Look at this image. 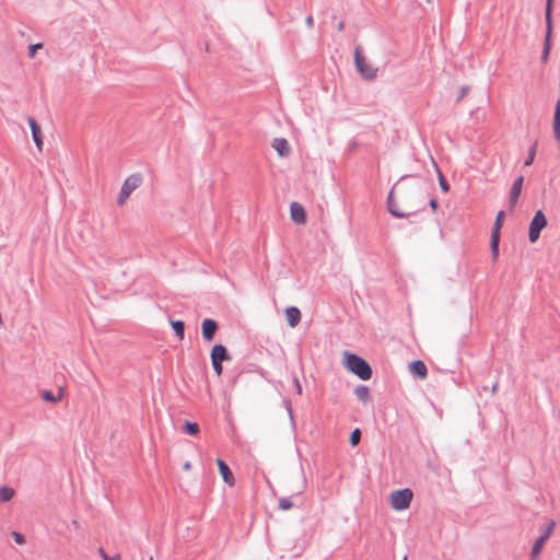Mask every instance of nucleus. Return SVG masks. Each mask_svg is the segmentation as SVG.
I'll return each mask as SVG.
<instances>
[{"label":"nucleus","mask_w":560,"mask_h":560,"mask_svg":"<svg viewBox=\"0 0 560 560\" xmlns=\"http://www.w3.org/2000/svg\"><path fill=\"white\" fill-rule=\"evenodd\" d=\"M354 65L357 71L363 79L371 81L377 77L378 69L368 63L360 46L354 49Z\"/></svg>","instance_id":"f03ea898"},{"label":"nucleus","mask_w":560,"mask_h":560,"mask_svg":"<svg viewBox=\"0 0 560 560\" xmlns=\"http://www.w3.org/2000/svg\"><path fill=\"white\" fill-rule=\"evenodd\" d=\"M413 493L409 488L398 489L390 494V505L396 511H404L409 508Z\"/></svg>","instance_id":"7ed1b4c3"},{"label":"nucleus","mask_w":560,"mask_h":560,"mask_svg":"<svg viewBox=\"0 0 560 560\" xmlns=\"http://www.w3.org/2000/svg\"><path fill=\"white\" fill-rule=\"evenodd\" d=\"M357 398L362 402H368L371 399L370 389L366 385H358L354 389Z\"/></svg>","instance_id":"a211bd4d"},{"label":"nucleus","mask_w":560,"mask_h":560,"mask_svg":"<svg viewBox=\"0 0 560 560\" xmlns=\"http://www.w3.org/2000/svg\"><path fill=\"white\" fill-rule=\"evenodd\" d=\"M402 560H407V556H405Z\"/></svg>","instance_id":"a18cd8bd"},{"label":"nucleus","mask_w":560,"mask_h":560,"mask_svg":"<svg viewBox=\"0 0 560 560\" xmlns=\"http://www.w3.org/2000/svg\"><path fill=\"white\" fill-rule=\"evenodd\" d=\"M337 28H338V31H342L345 28V23L343 22L338 23Z\"/></svg>","instance_id":"a19ab883"},{"label":"nucleus","mask_w":560,"mask_h":560,"mask_svg":"<svg viewBox=\"0 0 560 560\" xmlns=\"http://www.w3.org/2000/svg\"><path fill=\"white\" fill-rule=\"evenodd\" d=\"M183 432L195 436L200 432L199 424L197 422L186 420L183 425Z\"/></svg>","instance_id":"aec40b11"},{"label":"nucleus","mask_w":560,"mask_h":560,"mask_svg":"<svg viewBox=\"0 0 560 560\" xmlns=\"http://www.w3.org/2000/svg\"><path fill=\"white\" fill-rule=\"evenodd\" d=\"M27 122L31 128L33 141H34L37 150L42 151L43 145H44L42 128H40L39 124L36 121V119L31 116L27 117Z\"/></svg>","instance_id":"0eeeda50"},{"label":"nucleus","mask_w":560,"mask_h":560,"mask_svg":"<svg viewBox=\"0 0 560 560\" xmlns=\"http://www.w3.org/2000/svg\"><path fill=\"white\" fill-rule=\"evenodd\" d=\"M438 205H439V203H438V200H436L435 198L430 199V201H429V206H430V208H431L433 211H435V210L438 209Z\"/></svg>","instance_id":"58836bf2"},{"label":"nucleus","mask_w":560,"mask_h":560,"mask_svg":"<svg viewBox=\"0 0 560 560\" xmlns=\"http://www.w3.org/2000/svg\"><path fill=\"white\" fill-rule=\"evenodd\" d=\"M12 537L18 545L25 542V536L19 532H12Z\"/></svg>","instance_id":"473e14b6"},{"label":"nucleus","mask_w":560,"mask_h":560,"mask_svg":"<svg viewBox=\"0 0 560 560\" xmlns=\"http://www.w3.org/2000/svg\"><path fill=\"white\" fill-rule=\"evenodd\" d=\"M498 384H494L492 387V392L494 393L497 390Z\"/></svg>","instance_id":"c03bdc74"},{"label":"nucleus","mask_w":560,"mask_h":560,"mask_svg":"<svg viewBox=\"0 0 560 560\" xmlns=\"http://www.w3.org/2000/svg\"><path fill=\"white\" fill-rule=\"evenodd\" d=\"M409 371L410 373L420 380H423L428 375V369L423 361L421 360H415L409 364Z\"/></svg>","instance_id":"4468645a"},{"label":"nucleus","mask_w":560,"mask_h":560,"mask_svg":"<svg viewBox=\"0 0 560 560\" xmlns=\"http://www.w3.org/2000/svg\"><path fill=\"white\" fill-rule=\"evenodd\" d=\"M272 148L281 158L288 156L291 152L290 144L288 140L284 138H275L272 142Z\"/></svg>","instance_id":"dca6fc26"},{"label":"nucleus","mask_w":560,"mask_h":560,"mask_svg":"<svg viewBox=\"0 0 560 560\" xmlns=\"http://www.w3.org/2000/svg\"><path fill=\"white\" fill-rule=\"evenodd\" d=\"M285 406H287V410L289 412L290 419L293 422L294 419H293V412H292V407H291L290 400H285Z\"/></svg>","instance_id":"4c0bfd02"},{"label":"nucleus","mask_w":560,"mask_h":560,"mask_svg":"<svg viewBox=\"0 0 560 560\" xmlns=\"http://www.w3.org/2000/svg\"><path fill=\"white\" fill-rule=\"evenodd\" d=\"M293 384L295 386V392L298 395H302V386H301V383L299 381V378L296 376L293 377Z\"/></svg>","instance_id":"c9c22d12"},{"label":"nucleus","mask_w":560,"mask_h":560,"mask_svg":"<svg viewBox=\"0 0 560 560\" xmlns=\"http://www.w3.org/2000/svg\"><path fill=\"white\" fill-rule=\"evenodd\" d=\"M504 215L505 213L503 210L498 212L491 232L490 249L493 261H495L499 257L500 231L503 225Z\"/></svg>","instance_id":"39448f33"},{"label":"nucleus","mask_w":560,"mask_h":560,"mask_svg":"<svg viewBox=\"0 0 560 560\" xmlns=\"http://www.w3.org/2000/svg\"><path fill=\"white\" fill-rule=\"evenodd\" d=\"M190 467H191V464H190L189 462H186V463L184 464V469H185V470H189V469H190Z\"/></svg>","instance_id":"79ce46f5"},{"label":"nucleus","mask_w":560,"mask_h":560,"mask_svg":"<svg viewBox=\"0 0 560 560\" xmlns=\"http://www.w3.org/2000/svg\"><path fill=\"white\" fill-rule=\"evenodd\" d=\"M288 325L292 328L301 322V311L296 306H288L284 311Z\"/></svg>","instance_id":"2eb2a0df"},{"label":"nucleus","mask_w":560,"mask_h":560,"mask_svg":"<svg viewBox=\"0 0 560 560\" xmlns=\"http://www.w3.org/2000/svg\"><path fill=\"white\" fill-rule=\"evenodd\" d=\"M218 329L219 325L212 318H205L201 323V335L206 341H211Z\"/></svg>","instance_id":"6e6552de"},{"label":"nucleus","mask_w":560,"mask_h":560,"mask_svg":"<svg viewBox=\"0 0 560 560\" xmlns=\"http://www.w3.org/2000/svg\"><path fill=\"white\" fill-rule=\"evenodd\" d=\"M210 359L211 361L223 363V361H230L231 355L225 346L217 343L211 349Z\"/></svg>","instance_id":"9b49d317"},{"label":"nucleus","mask_w":560,"mask_h":560,"mask_svg":"<svg viewBox=\"0 0 560 560\" xmlns=\"http://www.w3.org/2000/svg\"><path fill=\"white\" fill-rule=\"evenodd\" d=\"M538 141L535 140L534 143L530 145L527 152V156L524 161L525 166H530L534 163L535 156H536V149H537Z\"/></svg>","instance_id":"5701e85b"},{"label":"nucleus","mask_w":560,"mask_h":560,"mask_svg":"<svg viewBox=\"0 0 560 560\" xmlns=\"http://www.w3.org/2000/svg\"><path fill=\"white\" fill-rule=\"evenodd\" d=\"M43 47V44L42 43H37V44H31L28 46V56L31 58H33L37 51V49L42 48Z\"/></svg>","instance_id":"2f4dec72"},{"label":"nucleus","mask_w":560,"mask_h":560,"mask_svg":"<svg viewBox=\"0 0 560 560\" xmlns=\"http://www.w3.org/2000/svg\"><path fill=\"white\" fill-rule=\"evenodd\" d=\"M553 119H560V98L556 102Z\"/></svg>","instance_id":"e433bc0d"},{"label":"nucleus","mask_w":560,"mask_h":560,"mask_svg":"<svg viewBox=\"0 0 560 560\" xmlns=\"http://www.w3.org/2000/svg\"><path fill=\"white\" fill-rule=\"evenodd\" d=\"M555 526H556V523L553 521L549 522V524L547 525L546 529L540 535V537L547 540L550 537L552 530L555 529Z\"/></svg>","instance_id":"c756f323"},{"label":"nucleus","mask_w":560,"mask_h":560,"mask_svg":"<svg viewBox=\"0 0 560 560\" xmlns=\"http://www.w3.org/2000/svg\"><path fill=\"white\" fill-rule=\"evenodd\" d=\"M142 184V176L138 173L129 175L122 183L117 203L124 205L127 198Z\"/></svg>","instance_id":"20e7f679"},{"label":"nucleus","mask_w":560,"mask_h":560,"mask_svg":"<svg viewBox=\"0 0 560 560\" xmlns=\"http://www.w3.org/2000/svg\"><path fill=\"white\" fill-rule=\"evenodd\" d=\"M547 225V218L542 210H537L529 223L528 240L532 244L536 243L542 229Z\"/></svg>","instance_id":"423d86ee"},{"label":"nucleus","mask_w":560,"mask_h":560,"mask_svg":"<svg viewBox=\"0 0 560 560\" xmlns=\"http://www.w3.org/2000/svg\"><path fill=\"white\" fill-rule=\"evenodd\" d=\"M40 397L43 400L45 401H49V402H57L61 399L62 397V390L60 389L58 395H55L51 390H48V389H44L42 390L40 393Z\"/></svg>","instance_id":"412c9836"},{"label":"nucleus","mask_w":560,"mask_h":560,"mask_svg":"<svg viewBox=\"0 0 560 560\" xmlns=\"http://www.w3.org/2000/svg\"><path fill=\"white\" fill-rule=\"evenodd\" d=\"M394 188H392V190L389 191L388 196H387V209H388V212L395 217V218H399V219H404V218H407L409 217L410 214L415 213L413 211L411 212H404L401 211L399 208H398V205L394 198Z\"/></svg>","instance_id":"1a4fd4ad"},{"label":"nucleus","mask_w":560,"mask_h":560,"mask_svg":"<svg viewBox=\"0 0 560 560\" xmlns=\"http://www.w3.org/2000/svg\"><path fill=\"white\" fill-rule=\"evenodd\" d=\"M100 555L102 556L103 560H120V555L115 553L113 556L107 555L103 548H100Z\"/></svg>","instance_id":"7c9ffc66"},{"label":"nucleus","mask_w":560,"mask_h":560,"mask_svg":"<svg viewBox=\"0 0 560 560\" xmlns=\"http://www.w3.org/2000/svg\"><path fill=\"white\" fill-rule=\"evenodd\" d=\"M545 541L546 539L541 538L540 536L535 540L530 551L532 558L537 557L541 552Z\"/></svg>","instance_id":"b1692460"},{"label":"nucleus","mask_w":560,"mask_h":560,"mask_svg":"<svg viewBox=\"0 0 560 560\" xmlns=\"http://www.w3.org/2000/svg\"><path fill=\"white\" fill-rule=\"evenodd\" d=\"M14 495V489L7 486L0 487V503L9 502Z\"/></svg>","instance_id":"4be33fe9"},{"label":"nucleus","mask_w":560,"mask_h":560,"mask_svg":"<svg viewBox=\"0 0 560 560\" xmlns=\"http://www.w3.org/2000/svg\"><path fill=\"white\" fill-rule=\"evenodd\" d=\"M175 336L183 340L185 336V323L182 319L171 320Z\"/></svg>","instance_id":"6ab92c4d"},{"label":"nucleus","mask_w":560,"mask_h":560,"mask_svg":"<svg viewBox=\"0 0 560 560\" xmlns=\"http://www.w3.org/2000/svg\"><path fill=\"white\" fill-rule=\"evenodd\" d=\"M551 36H552V24H546V35L544 40V49L541 54V60L542 62H546L548 60L550 49H551Z\"/></svg>","instance_id":"f3484780"},{"label":"nucleus","mask_w":560,"mask_h":560,"mask_svg":"<svg viewBox=\"0 0 560 560\" xmlns=\"http://www.w3.org/2000/svg\"><path fill=\"white\" fill-rule=\"evenodd\" d=\"M523 183H524V177L523 176H518L512 187H511V191H510V209L512 210L514 208V206L516 205L518 198H520V195L522 192V188H523Z\"/></svg>","instance_id":"f8f14e48"},{"label":"nucleus","mask_w":560,"mask_h":560,"mask_svg":"<svg viewBox=\"0 0 560 560\" xmlns=\"http://www.w3.org/2000/svg\"><path fill=\"white\" fill-rule=\"evenodd\" d=\"M279 509L282 511H288L293 506V502L290 497H284L279 500Z\"/></svg>","instance_id":"cd10ccee"},{"label":"nucleus","mask_w":560,"mask_h":560,"mask_svg":"<svg viewBox=\"0 0 560 560\" xmlns=\"http://www.w3.org/2000/svg\"><path fill=\"white\" fill-rule=\"evenodd\" d=\"M361 430L359 428H355L351 434H350V438H349V443L351 446H357L359 443H360V440H361Z\"/></svg>","instance_id":"bb28decb"},{"label":"nucleus","mask_w":560,"mask_h":560,"mask_svg":"<svg viewBox=\"0 0 560 560\" xmlns=\"http://www.w3.org/2000/svg\"><path fill=\"white\" fill-rule=\"evenodd\" d=\"M305 24L307 25V27L312 28L313 25H314V19L312 15H308L306 19H305Z\"/></svg>","instance_id":"ea45409f"},{"label":"nucleus","mask_w":560,"mask_h":560,"mask_svg":"<svg viewBox=\"0 0 560 560\" xmlns=\"http://www.w3.org/2000/svg\"><path fill=\"white\" fill-rule=\"evenodd\" d=\"M291 220L298 224H304L306 222V212L302 205L296 201L290 205Z\"/></svg>","instance_id":"9d476101"},{"label":"nucleus","mask_w":560,"mask_h":560,"mask_svg":"<svg viewBox=\"0 0 560 560\" xmlns=\"http://www.w3.org/2000/svg\"><path fill=\"white\" fill-rule=\"evenodd\" d=\"M552 129H553L555 138L558 142V147L560 149V119H553Z\"/></svg>","instance_id":"c85d7f7f"},{"label":"nucleus","mask_w":560,"mask_h":560,"mask_svg":"<svg viewBox=\"0 0 560 560\" xmlns=\"http://www.w3.org/2000/svg\"><path fill=\"white\" fill-rule=\"evenodd\" d=\"M435 167H436V172H438L439 185H440L442 191L443 192H448L450 191V184L445 179V177L442 174V172L440 171V168L436 165H435Z\"/></svg>","instance_id":"393cba45"},{"label":"nucleus","mask_w":560,"mask_h":560,"mask_svg":"<svg viewBox=\"0 0 560 560\" xmlns=\"http://www.w3.org/2000/svg\"><path fill=\"white\" fill-rule=\"evenodd\" d=\"M217 465L219 472L225 483L229 486H233L235 482L233 472L231 471L229 465L221 458H217Z\"/></svg>","instance_id":"ddd939ff"},{"label":"nucleus","mask_w":560,"mask_h":560,"mask_svg":"<svg viewBox=\"0 0 560 560\" xmlns=\"http://www.w3.org/2000/svg\"><path fill=\"white\" fill-rule=\"evenodd\" d=\"M469 92V86L468 85H464L460 88L459 92H458V95H457V98H456V102H460Z\"/></svg>","instance_id":"72a5a7b5"},{"label":"nucleus","mask_w":560,"mask_h":560,"mask_svg":"<svg viewBox=\"0 0 560 560\" xmlns=\"http://www.w3.org/2000/svg\"><path fill=\"white\" fill-rule=\"evenodd\" d=\"M552 4L553 0H546V8H545V20L546 24H552Z\"/></svg>","instance_id":"a878e982"},{"label":"nucleus","mask_w":560,"mask_h":560,"mask_svg":"<svg viewBox=\"0 0 560 560\" xmlns=\"http://www.w3.org/2000/svg\"><path fill=\"white\" fill-rule=\"evenodd\" d=\"M211 364H212V368H213V371L215 372V374L218 376H220L223 372V365L221 362H215V361H211Z\"/></svg>","instance_id":"f704fd0d"},{"label":"nucleus","mask_w":560,"mask_h":560,"mask_svg":"<svg viewBox=\"0 0 560 560\" xmlns=\"http://www.w3.org/2000/svg\"><path fill=\"white\" fill-rule=\"evenodd\" d=\"M407 177H417V175H404L400 177V180H404Z\"/></svg>","instance_id":"37998d69"},{"label":"nucleus","mask_w":560,"mask_h":560,"mask_svg":"<svg viewBox=\"0 0 560 560\" xmlns=\"http://www.w3.org/2000/svg\"><path fill=\"white\" fill-rule=\"evenodd\" d=\"M149 560H153V558L151 557Z\"/></svg>","instance_id":"49530a36"},{"label":"nucleus","mask_w":560,"mask_h":560,"mask_svg":"<svg viewBox=\"0 0 560 560\" xmlns=\"http://www.w3.org/2000/svg\"><path fill=\"white\" fill-rule=\"evenodd\" d=\"M343 365L362 381H368L372 377L373 372L370 363L357 353L345 351Z\"/></svg>","instance_id":"f257e3e1"}]
</instances>
